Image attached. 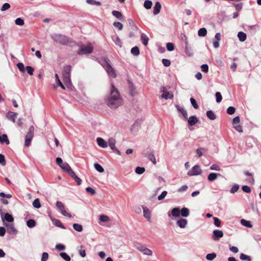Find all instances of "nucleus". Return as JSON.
<instances>
[{
  "instance_id": "1",
  "label": "nucleus",
  "mask_w": 261,
  "mask_h": 261,
  "mask_svg": "<svg viewBox=\"0 0 261 261\" xmlns=\"http://www.w3.org/2000/svg\"><path fill=\"white\" fill-rule=\"evenodd\" d=\"M122 104V100L118 90L112 84L110 94L108 99V105L112 109H115Z\"/></svg>"
},
{
  "instance_id": "2",
  "label": "nucleus",
  "mask_w": 261,
  "mask_h": 261,
  "mask_svg": "<svg viewBox=\"0 0 261 261\" xmlns=\"http://www.w3.org/2000/svg\"><path fill=\"white\" fill-rule=\"evenodd\" d=\"M101 65L107 71L108 75L114 78L116 76V74L114 69L112 67L110 63V60L108 58H105L101 63Z\"/></svg>"
},
{
  "instance_id": "3",
  "label": "nucleus",
  "mask_w": 261,
  "mask_h": 261,
  "mask_svg": "<svg viewBox=\"0 0 261 261\" xmlns=\"http://www.w3.org/2000/svg\"><path fill=\"white\" fill-rule=\"evenodd\" d=\"M34 127L33 125L30 126L29 130L25 136L24 146L29 147L31 145L32 140L34 135Z\"/></svg>"
},
{
  "instance_id": "4",
  "label": "nucleus",
  "mask_w": 261,
  "mask_h": 261,
  "mask_svg": "<svg viewBox=\"0 0 261 261\" xmlns=\"http://www.w3.org/2000/svg\"><path fill=\"white\" fill-rule=\"evenodd\" d=\"M93 47L91 44L88 45L82 44L81 45L80 49L77 51V54L79 55L90 54L93 51Z\"/></svg>"
},
{
  "instance_id": "5",
  "label": "nucleus",
  "mask_w": 261,
  "mask_h": 261,
  "mask_svg": "<svg viewBox=\"0 0 261 261\" xmlns=\"http://www.w3.org/2000/svg\"><path fill=\"white\" fill-rule=\"evenodd\" d=\"M71 67L70 65L65 66L62 71L63 80L64 82H69L70 80V71Z\"/></svg>"
},
{
  "instance_id": "6",
  "label": "nucleus",
  "mask_w": 261,
  "mask_h": 261,
  "mask_svg": "<svg viewBox=\"0 0 261 261\" xmlns=\"http://www.w3.org/2000/svg\"><path fill=\"white\" fill-rule=\"evenodd\" d=\"M52 38L56 42L62 44H66L68 41L66 36L61 34H54Z\"/></svg>"
},
{
  "instance_id": "7",
  "label": "nucleus",
  "mask_w": 261,
  "mask_h": 261,
  "mask_svg": "<svg viewBox=\"0 0 261 261\" xmlns=\"http://www.w3.org/2000/svg\"><path fill=\"white\" fill-rule=\"evenodd\" d=\"M202 173L201 168L199 165H195L192 169L188 171V175L189 176L198 175Z\"/></svg>"
},
{
  "instance_id": "8",
  "label": "nucleus",
  "mask_w": 261,
  "mask_h": 261,
  "mask_svg": "<svg viewBox=\"0 0 261 261\" xmlns=\"http://www.w3.org/2000/svg\"><path fill=\"white\" fill-rule=\"evenodd\" d=\"M161 91L163 92L161 95L163 98L165 99H171L173 98V94L172 93L166 90L165 87L162 88Z\"/></svg>"
},
{
  "instance_id": "9",
  "label": "nucleus",
  "mask_w": 261,
  "mask_h": 261,
  "mask_svg": "<svg viewBox=\"0 0 261 261\" xmlns=\"http://www.w3.org/2000/svg\"><path fill=\"white\" fill-rule=\"evenodd\" d=\"M4 225L7 228V231L8 233L11 234H13L16 233V230L15 228L14 224L12 223H4Z\"/></svg>"
},
{
  "instance_id": "10",
  "label": "nucleus",
  "mask_w": 261,
  "mask_h": 261,
  "mask_svg": "<svg viewBox=\"0 0 261 261\" xmlns=\"http://www.w3.org/2000/svg\"><path fill=\"white\" fill-rule=\"evenodd\" d=\"M3 224L8 222L7 223H12L14 221V218L13 216L8 213H5L4 216L2 218Z\"/></svg>"
},
{
  "instance_id": "11",
  "label": "nucleus",
  "mask_w": 261,
  "mask_h": 261,
  "mask_svg": "<svg viewBox=\"0 0 261 261\" xmlns=\"http://www.w3.org/2000/svg\"><path fill=\"white\" fill-rule=\"evenodd\" d=\"M128 90H129V94L132 96H135L137 94V90L136 89V88H135L134 84L130 81H128Z\"/></svg>"
},
{
  "instance_id": "12",
  "label": "nucleus",
  "mask_w": 261,
  "mask_h": 261,
  "mask_svg": "<svg viewBox=\"0 0 261 261\" xmlns=\"http://www.w3.org/2000/svg\"><path fill=\"white\" fill-rule=\"evenodd\" d=\"M138 250L143 253L144 255L151 256L152 254V252L151 250L146 248L145 246H141L138 247Z\"/></svg>"
},
{
  "instance_id": "13",
  "label": "nucleus",
  "mask_w": 261,
  "mask_h": 261,
  "mask_svg": "<svg viewBox=\"0 0 261 261\" xmlns=\"http://www.w3.org/2000/svg\"><path fill=\"white\" fill-rule=\"evenodd\" d=\"M223 236V232L221 230L216 229L213 231V238L214 240H218Z\"/></svg>"
},
{
  "instance_id": "14",
  "label": "nucleus",
  "mask_w": 261,
  "mask_h": 261,
  "mask_svg": "<svg viewBox=\"0 0 261 261\" xmlns=\"http://www.w3.org/2000/svg\"><path fill=\"white\" fill-rule=\"evenodd\" d=\"M188 223V221L185 219H179L176 222V224L181 228H185Z\"/></svg>"
},
{
  "instance_id": "15",
  "label": "nucleus",
  "mask_w": 261,
  "mask_h": 261,
  "mask_svg": "<svg viewBox=\"0 0 261 261\" xmlns=\"http://www.w3.org/2000/svg\"><path fill=\"white\" fill-rule=\"evenodd\" d=\"M98 145L102 148H106L108 147V143L103 139L98 137L96 139Z\"/></svg>"
},
{
  "instance_id": "16",
  "label": "nucleus",
  "mask_w": 261,
  "mask_h": 261,
  "mask_svg": "<svg viewBox=\"0 0 261 261\" xmlns=\"http://www.w3.org/2000/svg\"><path fill=\"white\" fill-rule=\"evenodd\" d=\"M60 168L64 171L67 172L69 175L70 174L71 172H73L72 170L71 169L70 166L69 165L68 163L66 162H64L61 166H60Z\"/></svg>"
},
{
  "instance_id": "17",
  "label": "nucleus",
  "mask_w": 261,
  "mask_h": 261,
  "mask_svg": "<svg viewBox=\"0 0 261 261\" xmlns=\"http://www.w3.org/2000/svg\"><path fill=\"white\" fill-rule=\"evenodd\" d=\"M175 107L176 108L177 111L180 112L185 119H188V114L187 111L184 109V108L179 106V105H176Z\"/></svg>"
},
{
  "instance_id": "18",
  "label": "nucleus",
  "mask_w": 261,
  "mask_h": 261,
  "mask_svg": "<svg viewBox=\"0 0 261 261\" xmlns=\"http://www.w3.org/2000/svg\"><path fill=\"white\" fill-rule=\"evenodd\" d=\"M207 149L204 147H200L196 149V154L197 156V158H199L202 155H203L205 152H206Z\"/></svg>"
},
{
  "instance_id": "19",
  "label": "nucleus",
  "mask_w": 261,
  "mask_h": 261,
  "mask_svg": "<svg viewBox=\"0 0 261 261\" xmlns=\"http://www.w3.org/2000/svg\"><path fill=\"white\" fill-rule=\"evenodd\" d=\"M112 14L120 21H123L124 19L122 13L118 11L114 10L112 11Z\"/></svg>"
},
{
  "instance_id": "20",
  "label": "nucleus",
  "mask_w": 261,
  "mask_h": 261,
  "mask_svg": "<svg viewBox=\"0 0 261 261\" xmlns=\"http://www.w3.org/2000/svg\"><path fill=\"white\" fill-rule=\"evenodd\" d=\"M198 121L197 117L195 116H192L188 119L189 125L192 126L195 125Z\"/></svg>"
},
{
  "instance_id": "21",
  "label": "nucleus",
  "mask_w": 261,
  "mask_h": 261,
  "mask_svg": "<svg viewBox=\"0 0 261 261\" xmlns=\"http://www.w3.org/2000/svg\"><path fill=\"white\" fill-rule=\"evenodd\" d=\"M143 215L148 221H150L151 213L150 211L146 207H143Z\"/></svg>"
},
{
  "instance_id": "22",
  "label": "nucleus",
  "mask_w": 261,
  "mask_h": 261,
  "mask_svg": "<svg viewBox=\"0 0 261 261\" xmlns=\"http://www.w3.org/2000/svg\"><path fill=\"white\" fill-rule=\"evenodd\" d=\"M180 207H176L172 209L171 215L174 217H178L180 216Z\"/></svg>"
},
{
  "instance_id": "23",
  "label": "nucleus",
  "mask_w": 261,
  "mask_h": 261,
  "mask_svg": "<svg viewBox=\"0 0 261 261\" xmlns=\"http://www.w3.org/2000/svg\"><path fill=\"white\" fill-rule=\"evenodd\" d=\"M6 117L8 119H9L10 121H12L13 122H15V117H16V114L14 112L9 111L6 114Z\"/></svg>"
},
{
  "instance_id": "24",
  "label": "nucleus",
  "mask_w": 261,
  "mask_h": 261,
  "mask_svg": "<svg viewBox=\"0 0 261 261\" xmlns=\"http://www.w3.org/2000/svg\"><path fill=\"white\" fill-rule=\"evenodd\" d=\"M161 8V5L160 2H156L155 3V5L153 7V14L154 15H157L160 12Z\"/></svg>"
},
{
  "instance_id": "25",
  "label": "nucleus",
  "mask_w": 261,
  "mask_h": 261,
  "mask_svg": "<svg viewBox=\"0 0 261 261\" xmlns=\"http://www.w3.org/2000/svg\"><path fill=\"white\" fill-rule=\"evenodd\" d=\"M190 211L187 207H183L180 210V215L183 217H187L189 216Z\"/></svg>"
},
{
  "instance_id": "26",
  "label": "nucleus",
  "mask_w": 261,
  "mask_h": 261,
  "mask_svg": "<svg viewBox=\"0 0 261 261\" xmlns=\"http://www.w3.org/2000/svg\"><path fill=\"white\" fill-rule=\"evenodd\" d=\"M0 143L2 144L6 143L7 145L10 144V142L8 139L7 135L3 134L2 136L0 135Z\"/></svg>"
},
{
  "instance_id": "27",
  "label": "nucleus",
  "mask_w": 261,
  "mask_h": 261,
  "mask_svg": "<svg viewBox=\"0 0 261 261\" xmlns=\"http://www.w3.org/2000/svg\"><path fill=\"white\" fill-rule=\"evenodd\" d=\"M108 146L109 145L111 149H114V148L116 147V140L115 139L113 138H109L107 142Z\"/></svg>"
},
{
  "instance_id": "28",
  "label": "nucleus",
  "mask_w": 261,
  "mask_h": 261,
  "mask_svg": "<svg viewBox=\"0 0 261 261\" xmlns=\"http://www.w3.org/2000/svg\"><path fill=\"white\" fill-rule=\"evenodd\" d=\"M241 224L245 227L248 228H251L252 227V225L250 221L246 220L244 219H242L240 221Z\"/></svg>"
},
{
  "instance_id": "29",
  "label": "nucleus",
  "mask_w": 261,
  "mask_h": 261,
  "mask_svg": "<svg viewBox=\"0 0 261 261\" xmlns=\"http://www.w3.org/2000/svg\"><path fill=\"white\" fill-rule=\"evenodd\" d=\"M69 175L74 179L78 185H80L81 184L82 180L76 175L74 172H71Z\"/></svg>"
},
{
  "instance_id": "30",
  "label": "nucleus",
  "mask_w": 261,
  "mask_h": 261,
  "mask_svg": "<svg viewBox=\"0 0 261 261\" xmlns=\"http://www.w3.org/2000/svg\"><path fill=\"white\" fill-rule=\"evenodd\" d=\"M52 222L54 225H55L57 227H59L63 228V229L65 228V227L62 224L61 222L58 219H52Z\"/></svg>"
},
{
  "instance_id": "31",
  "label": "nucleus",
  "mask_w": 261,
  "mask_h": 261,
  "mask_svg": "<svg viewBox=\"0 0 261 261\" xmlns=\"http://www.w3.org/2000/svg\"><path fill=\"white\" fill-rule=\"evenodd\" d=\"M238 37L241 42H244L247 38V35L243 32H239L238 33Z\"/></svg>"
},
{
  "instance_id": "32",
  "label": "nucleus",
  "mask_w": 261,
  "mask_h": 261,
  "mask_svg": "<svg viewBox=\"0 0 261 261\" xmlns=\"http://www.w3.org/2000/svg\"><path fill=\"white\" fill-rule=\"evenodd\" d=\"M141 40L143 44L146 46L148 44L149 38L145 34L142 33L141 35Z\"/></svg>"
},
{
  "instance_id": "33",
  "label": "nucleus",
  "mask_w": 261,
  "mask_h": 261,
  "mask_svg": "<svg viewBox=\"0 0 261 261\" xmlns=\"http://www.w3.org/2000/svg\"><path fill=\"white\" fill-rule=\"evenodd\" d=\"M206 116L210 120H214L216 118V115L212 110H209L206 112Z\"/></svg>"
},
{
  "instance_id": "34",
  "label": "nucleus",
  "mask_w": 261,
  "mask_h": 261,
  "mask_svg": "<svg viewBox=\"0 0 261 261\" xmlns=\"http://www.w3.org/2000/svg\"><path fill=\"white\" fill-rule=\"evenodd\" d=\"M219 174L216 173H211L207 176V179L210 181H213L215 180Z\"/></svg>"
},
{
  "instance_id": "35",
  "label": "nucleus",
  "mask_w": 261,
  "mask_h": 261,
  "mask_svg": "<svg viewBox=\"0 0 261 261\" xmlns=\"http://www.w3.org/2000/svg\"><path fill=\"white\" fill-rule=\"evenodd\" d=\"M56 207L60 213L65 210V206L64 204L61 201H57L56 202Z\"/></svg>"
},
{
  "instance_id": "36",
  "label": "nucleus",
  "mask_w": 261,
  "mask_h": 261,
  "mask_svg": "<svg viewBox=\"0 0 261 261\" xmlns=\"http://www.w3.org/2000/svg\"><path fill=\"white\" fill-rule=\"evenodd\" d=\"M207 34V30L205 28L200 29L198 31V35L200 37H204Z\"/></svg>"
},
{
  "instance_id": "37",
  "label": "nucleus",
  "mask_w": 261,
  "mask_h": 261,
  "mask_svg": "<svg viewBox=\"0 0 261 261\" xmlns=\"http://www.w3.org/2000/svg\"><path fill=\"white\" fill-rule=\"evenodd\" d=\"M217 256L216 253L213 252L208 253L206 255V259L208 260L212 261L214 260Z\"/></svg>"
},
{
  "instance_id": "38",
  "label": "nucleus",
  "mask_w": 261,
  "mask_h": 261,
  "mask_svg": "<svg viewBox=\"0 0 261 261\" xmlns=\"http://www.w3.org/2000/svg\"><path fill=\"white\" fill-rule=\"evenodd\" d=\"M27 226L29 228H33L36 225V222L33 219H29L27 221Z\"/></svg>"
},
{
  "instance_id": "39",
  "label": "nucleus",
  "mask_w": 261,
  "mask_h": 261,
  "mask_svg": "<svg viewBox=\"0 0 261 261\" xmlns=\"http://www.w3.org/2000/svg\"><path fill=\"white\" fill-rule=\"evenodd\" d=\"M73 228L74 230L78 232H81L83 230V226L80 224L74 223L73 224Z\"/></svg>"
},
{
  "instance_id": "40",
  "label": "nucleus",
  "mask_w": 261,
  "mask_h": 261,
  "mask_svg": "<svg viewBox=\"0 0 261 261\" xmlns=\"http://www.w3.org/2000/svg\"><path fill=\"white\" fill-rule=\"evenodd\" d=\"M94 168L99 172L102 173L104 171L103 168L98 163H95L94 164Z\"/></svg>"
},
{
  "instance_id": "41",
  "label": "nucleus",
  "mask_w": 261,
  "mask_h": 261,
  "mask_svg": "<svg viewBox=\"0 0 261 261\" xmlns=\"http://www.w3.org/2000/svg\"><path fill=\"white\" fill-rule=\"evenodd\" d=\"M60 255L66 261H70L71 260L70 257L66 252H61Z\"/></svg>"
},
{
  "instance_id": "42",
  "label": "nucleus",
  "mask_w": 261,
  "mask_h": 261,
  "mask_svg": "<svg viewBox=\"0 0 261 261\" xmlns=\"http://www.w3.org/2000/svg\"><path fill=\"white\" fill-rule=\"evenodd\" d=\"M143 6L146 9H149L152 6V3L150 0H146L144 3Z\"/></svg>"
},
{
  "instance_id": "43",
  "label": "nucleus",
  "mask_w": 261,
  "mask_h": 261,
  "mask_svg": "<svg viewBox=\"0 0 261 261\" xmlns=\"http://www.w3.org/2000/svg\"><path fill=\"white\" fill-rule=\"evenodd\" d=\"M33 206L36 208H39L41 207V205L38 198H36L34 200L33 202Z\"/></svg>"
},
{
  "instance_id": "44",
  "label": "nucleus",
  "mask_w": 261,
  "mask_h": 261,
  "mask_svg": "<svg viewBox=\"0 0 261 261\" xmlns=\"http://www.w3.org/2000/svg\"><path fill=\"white\" fill-rule=\"evenodd\" d=\"M17 68L22 73H24L26 71L25 67L22 63H17Z\"/></svg>"
},
{
  "instance_id": "45",
  "label": "nucleus",
  "mask_w": 261,
  "mask_h": 261,
  "mask_svg": "<svg viewBox=\"0 0 261 261\" xmlns=\"http://www.w3.org/2000/svg\"><path fill=\"white\" fill-rule=\"evenodd\" d=\"M239 188H240V186L238 184H234L231 188L230 189V192L231 193V194H234L236 192H237L238 191V190L239 189Z\"/></svg>"
},
{
  "instance_id": "46",
  "label": "nucleus",
  "mask_w": 261,
  "mask_h": 261,
  "mask_svg": "<svg viewBox=\"0 0 261 261\" xmlns=\"http://www.w3.org/2000/svg\"><path fill=\"white\" fill-rule=\"evenodd\" d=\"M131 53L134 56H138L140 54L139 48L137 46L133 47L131 49Z\"/></svg>"
},
{
  "instance_id": "47",
  "label": "nucleus",
  "mask_w": 261,
  "mask_h": 261,
  "mask_svg": "<svg viewBox=\"0 0 261 261\" xmlns=\"http://www.w3.org/2000/svg\"><path fill=\"white\" fill-rule=\"evenodd\" d=\"M185 51L189 57H191L193 55L192 49L190 47H189L188 45L186 46Z\"/></svg>"
},
{
  "instance_id": "48",
  "label": "nucleus",
  "mask_w": 261,
  "mask_h": 261,
  "mask_svg": "<svg viewBox=\"0 0 261 261\" xmlns=\"http://www.w3.org/2000/svg\"><path fill=\"white\" fill-rule=\"evenodd\" d=\"M55 78L57 82L58 83V85L61 87V88L62 89H65V86L63 85L61 81L60 80L59 75L57 73L55 74Z\"/></svg>"
},
{
  "instance_id": "49",
  "label": "nucleus",
  "mask_w": 261,
  "mask_h": 261,
  "mask_svg": "<svg viewBox=\"0 0 261 261\" xmlns=\"http://www.w3.org/2000/svg\"><path fill=\"white\" fill-rule=\"evenodd\" d=\"M145 171V169L144 167H137L135 169V172L138 174H142Z\"/></svg>"
},
{
  "instance_id": "50",
  "label": "nucleus",
  "mask_w": 261,
  "mask_h": 261,
  "mask_svg": "<svg viewBox=\"0 0 261 261\" xmlns=\"http://www.w3.org/2000/svg\"><path fill=\"white\" fill-rule=\"evenodd\" d=\"M112 39L116 45L118 46L119 47H121V42L120 38L118 36L113 37Z\"/></svg>"
},
{
  "instance_id": "51",
  "label": "nucleus",
  "mask_w": 261,
  "mask_h": 261,
  "mask_svg": "<svg viewBox=\"0 0 261 261\" xmlns=\"http://www.w3.org/2000/svg\"><path fill=\"white\" fill-rule=\"evenodd\" d=\"M148 159L154 164L156 163V159L154 155L152 153H150L148 155Z\"/></svg>"
},
{
  "instance_id": "52",
  "label": "nucleus",
  "mask_w": 261,
  "mask_h": 261,
  "mask_svg": "<svg viewBox=\"0 0 261 261\" xmlns=\"http://www.w3.org/2000/svg\"><path fill=\"white\" fill-rule=\"evenodd\" d=\"M99 220L101 222H106L110 220V218L108 216L106 215H101L99 216Z\"/></svg>"
},
{
  "instance_id": "53",
  "label": "nucleus",
  "mask_w": 261,
  "mask_h": 261,
  "mask_svg": "<svg viewBox=\"0 0 261 261\" xmlns=\"http://www.w3.org/2000/svg\"><path fill=\"white\" fill-rule=\"evenodd\" d=\"M86 2L90 5H97L100 6L101 5V3L98 1H96L95 0H87Z\"/></svg>"
},
{
  "instance_id": "54",
  "label": "nucleus",
  "mask_w": 261,
  "mask_h": 261,
  "mask_svg": "<svg viewBox=\"0 0 261 261\" xmlns=\"http://www.w3.org/2000/svg\"><path fill=\"white\" fill-rule=\"evenodd\" d=\"M167 49L168 51H171L174 49V45L172 43L168 42L166 44Z\"/></svg>"
},
{
  "instance_id": "55",
  "label": "nucleus",
  "mask_w": 261,
  "mask_h": 261,
  "mask_svg": "<svg viewBox=\"0 0 261 261\" xmlns=\"http://www.w3.org/2000/svg\"><path fill=\"white\" fill-rule=\"evenodd\" d=\"M26 71L28 73L31 75L33 74V72L34 71V68L30 66H27L25 67Z\"/></svg>"
},
{
  "instance_id": "56",
  "label": "nucleus",
  "mask_w": 261,
  "mask_h": 261,
  "mask_svg": "<svg viewBox=\"0 0 261 261\" xmlns=\"http://www.w3.org/2000/svg\"><path fill=\"white\" fill-rule=\"evenodd\" d=\"M240 258L242 260H247L248 261H251V258L249 256L247 255L244 253H241L240 254Z\"/></svg>"
},
{
  "instance_id": "57",
  "label": "nucleus",
  "mask_w": 261,
  "mask_h": 261,
  "mask_svg": "<svg viewBox=\"0 0 261 261\" xmlns=\"http://www.w3.org/2000/svg\"><path fill=\"white\" fill-rule=\"evenodd\" d=\"M215 96L216 98V102L218 103L220 102L222 99V97L220 92H217L215 94Z\"/></svg>"
},
{
  "instance_id": "58",
  "label": "nucleus",
  "mask_w": 261,
  "mask_h": 261,
  "mask_svg": "<svg viewBox=\"0 0 261 261\" xmlns=\"http://www.w3.org/2000/svg\"><path fill=\"white\" fill-rule=\"evenodd\" d=\"M56 249L59 251H63L65 249V246L64 245L62 244H58L56 245Z\"/></svg>"
},
{
  "instance_id": "59",
  "label": "nucleus",
  "mask_w": 261,
  "mask_h": 261,
  "mask_svg": "<svg viewBox=\"0 0 261 261\" xmlns=\"http://www.w3.org/2000/svg\"><path fill=\"white\" fill-rule=\"evenodd\" d=\"M167 194V192L166 191H163L162 193H161V194H160L158 196V200L160 201L163 200L166 196Z\"/></svg>"
},
{
  "instance_id": "60",
  "label": "nucleus",
  "mask_w": 261,
  "mask_h": 261,
  "mask_svg": "<svg viewBox=\"0 0 261 261\" xmlns=\"http://www.w3.org/2000/svg\"><path fill=\"white\" fill-rule=\"evenodd\" d=\"M236 111L235 108L233 107H229L227 109V113L229 115H232Z\"/></svg>"
},
{
  "instance_id": "61",
  "label": "nucleus",
  "mask_w": 261,
  "mask_h": 261,
  "mask_svg": "<svg viewBox=\"0 0 261 261\" xmlns=\"http://www.w3.org/2000/svg\"><path fill=\"white\" fill-rule=\"evenodd\" d=\"M10 8V5L9 3H5L1 8L2 11H5Z\"/></svg>"
},
{
  "instance_id": "62",
  "label": "nucleus",
  "mask_w": 261,
  "mask_h": 261,
  "mask_svg": "<svg viewBox=\"0 0 261 261\" xmlns=\"http://www.w3.org/2000/svg\"><path fill=\"white\" fill-rule=\"evenodd\" d=\"M113 25L117 28L119 30H122L123 29V25L121 23L119 22H114L113 23Z\"/></svg>"
},
{
  "instance_id": "63",
  "label": "nucleus",
  "mask_w": 261,
  "mask_h": 261,
  "mask_svg": "<svg viewBox=\"0 0 261 261\" xmlns=\"http://www.w3.org/2000/svg\"><path fill=\"white\" fill-rule=\"evenodd\" d=\"M190 102L191 103V105L195 109H197L198 108V106L196 102V101L194 98L192 97L190 98Z\"/></svg>"
},
{
  "instance_id": "64",
  "label": "nucleus",
  "mask_w": 261,
  "mask_h": 261,
  "mask_svg": "<svg viewBox=\"0 0 261 261\" xmlns=\"http://www.w3.org/2000/svg\"><path fill=\"white\" fill-rule=\"evenodd\" d=\"M48 258V254L47 252H43L42 254L41 261H47Z\"/></svg>"
}]
</instances>
